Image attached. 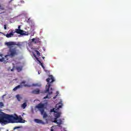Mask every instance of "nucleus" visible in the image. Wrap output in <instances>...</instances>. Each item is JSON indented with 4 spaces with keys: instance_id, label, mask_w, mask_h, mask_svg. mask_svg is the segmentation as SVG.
Returning a JSON list of instances; mask_svg holds the SVG:
<instances>
[{
    "instance_id": "1",
    "label": "nucleus",
    "mask_w": 131,
    "mask_h": 131,
    "mask_svg": "<svg viewBox=\"0 0 131 131\" xmlns=\"http://www.w3.org/2000/svg\"><path fill=\"white\" fill-rule=\"evenodd\" d=\"M25 120L21 117L15 115L5 114L0 113V123L2 124H8V123H24Z\"/></svg>"
},
{
    "instance_id": "2",
    "label": "nucleus",
    "mask_w": 131,
    "mask_h": 131,
    "mask_svg": "<svg viewBox=\"0 0 131 131\" xmlns=\"http://www.w3.org/2000/svg\"><path fill=\"white\" fill-rule=\"evenodd\" d=\"M5 45L8 47V56L9 57L13 58V57H15V56L18 55V50H17V47H14L13 46L16 45V42H6L5 43Z\"/></svg>"
},
{
    "instance_id": "3",
    "label": "nucleus",
    "mask_w": 131,
    "mask_h": 131,
    "mask_svg": "<svg viewBox=\"0 0 131 131\" xmlns=\"http://www.w3.org/2000/svg\"><path fill=\"white\" fill-rule=\"evenodd\" d=\"M56 80H55V78L53 75H50L49 76L48 78L46 79L47 82H48L47 84L46 85V93H48L49 95H52L53 94V91H54V89L53 88H51V92H50V88L52 86L51 83H53L54 81H55Z\"/></svg>"
},
{
    "instance_id": "4",
    "label": "nucleus",
    "mask_w": 131,
    "mask_h": 131,
    "mask_svg": "<svg viewBox=\"0 0 131 131\" xmlns=\"http://www.w3.org/2000/svg\"><path fill=\"white\" fill-rule=\"evenodd\" d=\"M62 106L63 104L62 102H60L56 105L55 108H53L50 110V112H54L55 113L54 117L55 119H58V118L61 117V114H62V113H61V112H58V111L60 108L62 107Z\"/></svg>"
},
{
    "instance_id": "5",
    "label": "nucleus",
    "mask_w": 131,
    "mask_h": 131,
    "mask_svg": "<svg viewBox=\"0 0 131 131\" xmlns=\"http://www.w3.org/2000/svg\"><path fill=\"white\" fill-rule=\"evenodd\" d=\"M35 107L40 111L41 115H43V119H46V120H47L48 114L45 112V104L39 103L35 106Z\"/></svg>"
},
{
    "instance_id": "6",
    "label": "nucleus",
    "mask_w": 131,
    "mask_h": 131,
    "mask_svg": "<svg viewBox=\"0 0 131 131\" xmlns=\"http://www.w3.org/2000/svg\"><path fill=\"white\" fill-rule=\"evenodd\" d=\"M14 32H16V33H17L18 34H20V35H28V32H26V31H23L21 29H16Z\"/></svg>"
},
{
    "instance_id": "7",
    "label": "nucleus",
    "mask_w": 131,
    "mask_h": 131,
    "mask_svg": "<svg viewBox=\"0 0 131 131\" xmlns=\"http://www.w3.org/2000/svg\"><path fill=\"white\" fill-rule=\"evenodd\" d=\"M9 32H10V33H7L6 35V37H7V38H10V37H12V36H13L14 34L15 33V32H14V31H13L12 30H10L9 31Z\"/></svg>"
},
{
    "instance_id": "8",
    "label": "nucleus",
    "mask_w": 131,
    "mask_h": 131,
    "mask_svg": "<svg viewBox=\"0 0 131 131\" xmlns=\"http://www.w3.org/2000/svg\"><path fill=\"white\" fill-rule=\"evenodd\" d=\"M40 39L39 38H33L32 39V42H34V43H39L40 42Z\"/></svg>"
},
{
    "instance_id": "9",
    "label": "nucleus",
    "mask_w": 131,
    "mask_h": 131,
    "mask_svg": "<svg viewBox=\"0 0 131 131\" xmlns=\"http://www.w3.org/2000/svg\"><path fill=\"white\" fill-rule=\"evenodd\" d=\"M35 122L36 123H40V124H46V123H45L42 120L38 119H35L34 120Z\"/></svg>"
},
{
    "instance_id": "10",
    "label": "nucleus",
    "mask_w": 131,
    "mask_h": 131,
    "mask_svg": "<svg viewBox=\"0 0 131 131\" xmlns=\"http://www.w3.org/2000/svg\"><path fill=\"white\" fill-rule=\"evenodd\" d=\"M40 91L38 89L34 90L32 91V94H34V95H38L39 94Z\"/></svg>"
},
{
    "instance_id": "11",
    "label": "nucleus",
    "mask_w": 131,
    "mask_h": 131,
    "mask_svg": "<svg viewBox=\"0 0 131 131\" xmlns=\"http://www.w3.org/2000/svg\"><path fill=\"white\" fill-rule=\"evenodd\" d=\"M21 88H22V85H18L13 89V91H17L18 89H20Z\"/></svg>"
},
{
    "instance_id": "12",
    "label": "nucleus",
    "mask_w": 131,
    "mask_h": 131,
    "mask_svg": "<svg viewBox=\"0 0 131 131\" xmlns=\"http://www.w3.org/2000/svg\"><path fill=\"white\" fill-rule=\"evenodd\" d=\"M26 107H27V103H26V102H25L23 104H21V108L25 109Z\"/></svg>"
},
{
    "instance_id": "13",
    "label": "nucleus",
    "mask_w": 131,
    "mask_h": 131,
    "mask_svg": "<svg viewBox=\"0 0 131 131\" xmlns=\"http://www.w3.org/2000/svg\"><path fill=\"white\" fill-rule=\"evenodd\" d=\"M62 123H63V121H62V120L61 119L57 120V124H58V125H61Z\"/></svg>"
},
{
    "instance_id": "14",
    "label": "nucleus",
    "mask_w": 131,
    "mask_h": 131,
    "mask_svg": "<svg viewBox=\"0 0 131 131\" xmlns=\"http://www.w3.org/2000/svg\"><path fill=\"white\" fill-rule=\"evenodd\" d=\"M16 70L20 72V71H22V67H16Z\"/></svg>"
},
{
    "instance_id": "15",
    "label": "nucleus",
    "mask_w": 131,
    "mask_h": 131,
    "mask_svg": "<svg viewBox=\"0 0 131 131\" xmlns=\"http://www.w3.org/2000/svg\"><path fill=\"white\" fill-rule=\"evenodd\" d=\"M37 61H38V62L40 63V65H41V67H42V68H43V69L45 70V66H43V64H42V63H41V62H40V61H39V60H38V58H37Z\"/></svg>"
},
{
    "instance_id": "16",
    "label": "nucleus",
    "mask_w": 131,
    "mask_h": 131,
    "mask_svg": "<svg viewBox=\"0 0 131 131\" xmlns=\"http://www.w3.org/2000/svg\"><path fill=\"white\" fill-rule=\"evenodd\" d=\"M16 99H17L18 101H19V102H20V101L21 100V97H20V95L19 94H17L16 96Z\"/></svg>"
},
{
    "instance_id": "17",
    "label": "nucleus",
    "mask_w": 131,
    "mask_h": 131,
    "mask_svg": "<svg viewBox=\"0 0 131 131\" xmlns=\"http://www.w3.org/2000/svg\"><path fill=\"white\" fill-rule=\"evenodd\" d=\"M3 107H5V105L4 103L0 102V108H3Z\"/></svg>"
},
{
    "instance_id": "18",
    "label": "nucleus",
    "mask_w": 131,
    "mask_h": 131,
    "mask_svg": "<svg viewBox=\"0 0 131 131\" xmlns=\"http://www.w3.org/2000/svg\"><path fill=\"white\" fill-rule=\"evenodd\" d=\"M35 52L36 53L37 56H40V53L37 50L35 51Z\"/></svg>"
},
{
    "instance_id": "19",
    "label": "nucleus",
    "mask_w": 131,
    "mask_h": 131,
    "mask_svg": "<svg viewBox=\"0 0 131 131\" xmlns=\"http://www.w3.org/2000/svg\"><path fill=\"white\" fill-rule=\"evenodd\" d=\"M15 45L17 46L18 47H19V48H21V47L22 46V44L20 43H18L17 44H16L15 43Z\"/></svg>"
},
{
    "instance_id": "20",
    "label": "nucleus",
    "mask_w": 131,
    "mask_h": 131,
    "mask_svg": "<svg viewBox=\"0 0 131 131\" xmlns=\"http://www.w3.org/2000/svg\"><path fill=\"white\" fill-rule=\"evenodd\" d=\"M5 10V8L2 7V5H0V11H4Z\"/></svg>"
},
{
    "instance_id": "21",
    "label": "nucleus",
    "mask_w": 131,
    "mask_h": 131,
    "mask_svg": "<svg viewBox=\"0 0 131 131\" xmlns=\"http://www.w3.org/2000/svg\"><path fill=\"white\" fill-rule=\"evenodd\" d=\"M53 122H54V123H56L57 124L58 120L56 119V118H54V121H53Z\"/></svg>"
},
{
    "instance_id": "22",
    "label": "nucleus",
    "mask_w": 131,
    "mask_h": 131,
    "mask_svg": "<svg viewBox=\"0 0 131 131\" xmlns=\"http://www.w3.org/2000/svg\"><path fill=\"white\" fill-rule=\"evenodd\" d=\"M24 86L25 87H28V88H30V85H27V84H24Z\"/></svg>"
},
{
    "instance_id": "23",
    "label": "nucleus",
    "mask_w": 131,
    "mask_h": 131,
    "mask_svg": "<svg viewBox=\"0 0 131 131\" xmlns=\"http://www.w3.org/2000/svg\"><path fill=\"white\" fill-rule=\"evenodd\" d=\"M4 60H5V58H2L0 59V62H4Z\"/></svg>"
},
{
    "instance_id": "24",
    "label": "nucleus",
    "mask_w": 131,
    "mask_h": 131,
    "mask_svg": "<svg viewBox=\"0 0 131 131\" xmlns=\"http://www.w3.org/2000/svg\"><path fill=\"white\" fill-rule=\"evenodd\" d=\"M4 29L5 30H7V25H4Z\"/></svg>"
},
{
    "instance_id": "25",
    "label": "nucleus",
    "mask_w": 131,
    "mask_h": 131,
    "mask_svg": "<svg viewBox=\"0 0 131 131\" xmlns=\"http://www.w3.org/2000/svg\"><path fill=\"white\" fill-rule=\"evenodd\" d=\"M26 82L25 81H22L21 83H20V84H25Z\"/></svg>"
},
{
    "instance_id": "26",
    "label": "nucleus",
    "mask_w": 131,
    "mask_h": 131,
    "mask_svg": "<svg viewBox=\"0 0 131 131\" xmlns=\"http://www.w3.org/2000/svg\"><path fill=\"white\" fill-rule=\"evenodd\" d=\"M17 128H20V127H17V126H16V127H15L13 128V129H17Z\"/></svg>"
},
{
    "instance_id": "27",
    "label": "nucleus",
    "mask_w": 131,
    "mask_h": 131,
    "mask_svg": "<svg viewBox=\"0 0 131 131\" xmlns=\"http://www.w3.org/2000/svg\"><path fill=\"white\" fill-rule=\"evenodd\" d=\"M20 3L21 4H24V0H20Z\"/></svg>"
},
{
    "instance_id": "28",
    "label": "nucleus",
    "mask_w": 131,
    "mask_h": 131,
    "mask_svg": "<svg viewBox=\"0 0 131 131\" xmlns=\"http://www.w3.org/2000/svg\"><path fill=\"white\" fill-rule=\"evenodd\" d=\"M18 29H20L21 26H19L18 27Z\"/></svg>"
},
{
    "instance_id": "29",
    "label": "nucleus",
    "mask_w": 131,
    "mask_h": 131,
    "mask_svg": "<svg viewBox=\"0 0 131 131\" xmlns=\"http://www.w3.org/2000/svg\"><path fill=\"white\" fill-rule=\"evenodd\" d=\"M48 97V95L46 97H44V99H47V98Z\"/></svg>"
},
{
    "instance_id": "30",
    "label": "nucleus",
    "mask_w": 131,
    "mask_h": 131,
    "mask_svg": "<svg viewBox=\"0 0 131 131\" xmlns=\"http://www.w3.org/2000/svg\"><path fill=\"white\" fill-rule=\"evenodd\" d=\"M56 98H57V95H56V96L54 97H53V99H56Z\"/></svg>"
},
{
    "instance_id": "31",
    "label": "nucleus",
    "mask_w": 131,
    "mask_h": 131,
    "mask_svg": "<svg viewBox=\"0 0 131 131\" xmlns=\"http://www.w3.org/2000/svg\"><path fill=\"white\" fill-rule=\"evenodd\" d=\"M11 71H14V69H11Z\"/></svg>"
},
{
    "instance_id": "32",
    "label": "nucleus",
    "mask_w": 131,
    "mask_h": 131,
    "mask_svg": "<svg viewBox=\"0 0 131 131\" xmlns=\"http://www.w3.org/2000/svg\"><path fill=\"white\" fill-rule=\"evenodd\" d=\"M42 59H43V60H45V57H42Z\"/></svg>"
},
{
    "instance_id": "33",
    "label": "nucleus",
    "mask_w": 131,
    "mask_h": 131,
    "mask_svg": "<svg viewBox=\"0 0 131 131\" xmlns=\"http://www.w3.org/2000/svg\"><path fill=\"white\" fill-rule=\"evenodd\" d=\"M33 85H34V86H36V84H33Z\"/></svg>"
},
{
    "instance_id": "34",
    "label": "nucleus",
    "mask_w": 131,
    "mask_h": 131,
    "mask_svg": "<svg viewBox=\"0 0 131 131\" xmlns=\"http://www.w3.org/2000/svg\"><path fill=\"white\" fill-rule=\"evenodd\" d=\"M51 131H54V129H51Z\"/></svg>"
},
{
    "instance_id": "35",
    "label": "nucleus",
    "mask_w": 131,
    "mask_h": 131,
    "mask_svg": "<svg viewBox=\"0 0 131 131\" xmlns=\"http://www.w3.org/2000/svg\"><path fill=\"white\" fill-rule=\"evenodd\" d=\"M2 54H0V57H2Z\"/></svg>"
},
{
    "instance_id": "36",
    "label": "nucleus",
    "mask_w": 131,
    "mask_h": 131,
    "mask_svg": "<svg viewBox=\"0 0 131 131\" xmlns=\"http://www.w3.org/2000/svg\"><path fill=\"white\" fill-rule=\"evenodd\" d=\"M10 69H11V67H10V68L8 69V70H10Z\"/></svg>"
},
{
    "instance_id": "37",
    "label": "nucleus",
    "mask_w": 131,
    "mask_h": 131,
    "mask_svg": "<svg viewBox=\"0 0 131 131\" xmlns=\"http://www.w3.org/2000/svg\"><path fill=\"white\" fill-rule=\"evenodd\" d=\"M5 96H6V95H4L3 96V98H4V97Z\"/></svg>"
},
{
    "instance_id": "38",
    "label": "nucleus",
    "mask_w": 131,
    "mask_h": 131,
    "mask_svg": "<svg viewBox=\"0 0 131 131\" xmlns=\"http://www.w3.org/2000/svg\"><path fill=\"white\" fill-rule=\"evenodd\" d=\"M35 57H36V56H35V55H34Z\"/></svg>"
}]
</instances>
